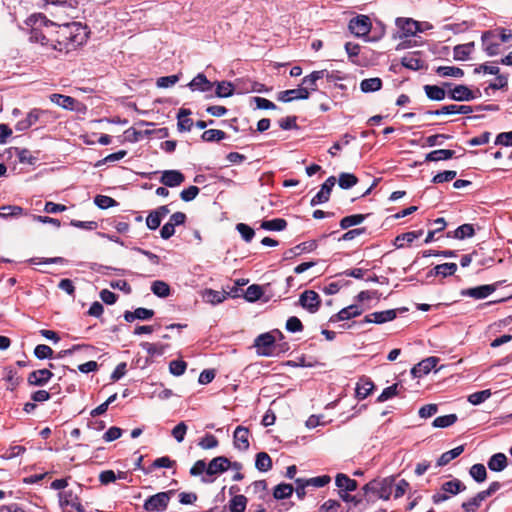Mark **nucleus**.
Masks as SVG:
<instances>
[{"instance_id":"nucleus-1","label":"nucleus","mask_w":512,"mask_h":512,"mask_svg":"<svg viewBox=\"0 0 512 512\" xmlns=\"http://www.w3.org/2000/svg\"><path fill=\"white\" fill-rule=\"evenodd\" d=\"M87 38L86 27L80 22L55 24L52 48L59 52L69 53L83 45Z\"/></svg>"},{"instance_id":"nucleus-2","label":"nucleus","mask_w":512,"mask_h":512,"mask_svg":"<svg viewBox=\"0 0 512 512\" xmlns=\"http://www.w3.org/2000/svg\"><path fill=\"white\" fill-rule=\"evenodd\" d=\"M26 24L31 27L29 36L31 42L52 47L55 23L42 14H33L27 18Z\"/></svg>"},{"instance_id":"nucleus-3","label":"nucleus","mask_w":512,"mask_h":512,"mask_svg":"<svg viewBox=\"0 0 512 512\" xmlns=\"http://www.w3.org/2000/svg\"><path fill=\"white\" fill-rule=\"evenodd\" d=\"M284 335L278 329L266 332L257 336L254 340V347L260 356L271 357L275 354L277 348V339L282 340Z\"/></svg>"},{"instance_id":"nucleus-4","label":"nucleus","mask_w":512,"mask_h":512,"mask_svg":"<svg viewBox=\"0 0 512 512\" xmlns=\"http://www.w3.org/2000/svg\"><path fill=\"white\" fill-rule=\"evenodd\" d=\"M465 490L466 486L462 481L453 479L441 485L440 491L433 494L432 501L434 504H439L447 501L451 495H457Z\"/></svg>"},{"instance_id":"nucleus-5","label":"nucleus","mask_w":512,"mask_h":512,"mask_svg":"<svg viewBox=\"0 0 512 512\" xmlns=\"http://www.w3.org/2000/svg\"><path fill=\"white\" fill-rule=\"evenodd\" d=\"M174 493H175V490H168L165 492H159L152 496H149L144 501V504H143L144 510L147 512H154V511L164 512L167 509L169 502H170L172 496L174 495Z\"/></svg>"},{"instance_id":"nucleus-6","label":"nucleus","mask_w":512,"mask_h":512,"mask_svg":"<svg viewBox=\"0 0 512 512\" xmlns=\"http://www.w3.org/2000/svg\"><path fill=\"white\" fill-rule=\"evenodd\" d=\"M230 468V460L225 456L213 458L207 465L206 475L201 478L203 483H212L214 481L211 476L223 473Z\"/></svg>"},{"instance_id":"nucleus-7","label":"nucleus","mask_w":512,"mask_h":512,"mask_svg":"<svg viewBox=\"0 0 512 512\" xmlns=\"http://www.w3.org/2000/svg\"><path fill=\"white\" fill-rule=\"evenodd\" d=\"M58 499L61 507L70 506L76 512H86V508L80 502L78 493L72 489L59 492Z\"/></svg>"},{"instance_id":"nucleus-8","label":"nucleus","mask_w":512,"mask_h":512,"mask_svg":"<svg viewBox=\"0 0 512 512\" xmlns=\"http://www.w3.org/2000/svg\"><path fill=\"white\" fill-rule=\"evenodd\" d=\"M349 30L357 37L367 36L371 30L370 18L366 15H358L349 22Z\"/></svg>"},{"instance_id":"nucleus-9","label":"nucleus","mask_w":512,"mask_h":512,"mask_svg":"<svg viewBox=\"0 0 512 512\" xmlns=\"http://www.w3.org/2000/svg\"><path fill=\"white\" fill-rule=\"evenodd\" d=\"M299 305L310 313H316L321 305L320 296L313 290H305L299 297Z\"/></svg>"},{"instance_id":"nucleus-10","label":"nucleus","mask_w":512,"mask_h":512,"mask_svg":"<svg viewBox=\"0 0 512 512\" xmlns=\"http://www.w3.org/2000/svg\"><path fill=\"white\" fill-rule=\"evenodd\" d=\"M483 50L488 56H495L500 52V42L495 31H486L481 37Z\"/></svg>"},{"instance_id":"nucleus-11","label":"nucleus","mask_w":512,"mask_h":512,"mask_svg":"<svg viewBox=\"0 0 512 512\" xmlns=\"http://www.w3.org/2000/svg\"><path fill=\"white\" fill-rule=\"evenodd\" d=\"M336 178L334 176H330L326 179V181L321 185L320 190L317 194L311 199L310 205L316 206L319 204L326 203L329 198L333 187L335 186Z\"/></svg>"},{"instance_id":"nucleus-12","label":"nucleus","mask_w":512,"mask_h":512,"mask_svg":"<svg viewBox=\"0 0 512 512\" xmlns=\"http://www.w3.org/2000/svg\"><path fill=\"white\" fill-rule=\"evenodd\" d=\"M396 26L400 30L399 38L411 37L416 35L417 32L422 31L419 22L411 18H397Z\"/></svg>"},{"instance_id":"nucleus-13","label":"nucleus","mask_w":512,"mask_h":512,"mask_svg":"<svg viewBox=\"0 0 512 512\" xmlns=\"http://www.w3.org/2000/svg\"><path fill=\"white\" fill-rule=\"evenodd\" d=\"M497 286L495 284L480 285L477 287L462 289L460 291L461 296L471 297L474 299H485L491 295Z\"/></svg>"},{"instance_id":"nucleus-14","label":"nucleus","mask_w":512,"mask_h":512,"mask_svg":"<svg viewBox=\"0 0 512 512\" xmlns=\"http://www.w3.org/2000/svg\"><path fill=\"white\" fill-rule=\"evenodd\" d=\"M310 96L308 87H298L281 91L277 94V100L281 102H291L293 100H306Z\"/></svg>"},{"instance_id":"nucleus-15","label":"nucleus","mask_w":512,"mask_h":512,"mask_svg":"<svg viewBox=\"0 0 512 512\" xmlns=\"http://www.w3.org/2000/svg\"><path fill=\"white\" fill-rule=\"evenodd\" d=\"M447 97L454 101H470L477 98V95L466 85H456L447 92Z\"/></svg>"},{"instance_id":"nucleus-16","label":"nucleus","mask_w":512,"mask_h":512,"mask_svg":"<svg viewBox=\"0 0 512 512\" xmlns=\"http://www.w3.org/2000/svg\"><path fill=\"white\" fill-rule=\"evenodd\" d=\"M249 429L245 426H237L233 434L234 447L240 451L249 449Z\"/></svg>"},{"instance_id":"nucleus-17","label":"nucleus","mask_w":512,"mask_h":512,"mask_svg":"<svg viewBox=\"0 0 512 512\" xmlns=\"http://www.w3.org/2000/svg\"><path fill=\"white\" fill-rule=\"evenodd\" d=\"M363 312V309L360 305L352 304L350 306H347L343 309H341L338 313L332 315L329 319L330 323H335L339 321H345L349 320L351 318L357 317L361 315Z\"/></svg>"},{"instance_id":"nucleus-18","label":"nucleus","mask_w":512,"mask_h":512,"mask_svg":"<svg viewBox=\"0 0 512 512\" xmlns=\"http://www.w3.org/2000/svg\"><path fill=\"white\" fill-rule=\"evenodd\" d=\"M397 311V309H389L385 311L373 312L369 315H366L362 322L383 324L394 320L397 316Z\"/></svg>"},{"instance_id":"nucleus-19","label":"nucleus","mask_w":512,"mask_h":512,"mask_svg":"<svg viewBox=\"0 0 512 512\" xmlns=\"http://www.w3.org/2000/svg\"><path fill=\"white\" fill-rule=\"evenodd\" d=\"M52 377L53 373L49 369H39L29 373L27 382L30 386L41 387L46 385Z\"/></svg>"},{"instance_id":"nucleus-20","label":"nucleus","mask_w":512,"mask_h":512,"mask_svg":"<svg viewBox=\"0 0 512 512\" xmlns=\"http://www.w3.org/2000/svg\"><path fill=\"white\" fill-rule=\"evenodd\" d=\"M185 181V176L178 170H165L160 182L166 187H177Z\"/></svg>"},{"instance_id":"nucleus-21","label":"nucleus","mask_w":512,"mask_h":512,"mask_svg":"<svg viewBox=\"0 0 512 512\" xmlns=\"http://www.w3.org/2000/svg\"><path fill=\"white\" fill-rule=\"evenodd\" d=\"M438 363V359L436 357H428L421 362H419L417 365H415L411 369V374L415 378H420L424 375H427Z\"/></svg>"},{"instance_id":"nucleus-22","label":"nucleus","mask_w":512,"mask_h":512,"mask_svg":"<svg viewBox=\"0 0 512 512\" xmlns=\"http://www.w3.org/2000/svg\"><path fill=\"white\" fill-rule=\"evenodd\" d=\"M191 91L209 92L214 83L209 81L205 74L198 73L187 85Z\"/></svg>"},{"instance_id":"nucleus-23","label":"nucleus","mask_w":512,"mask_h":512,"mask_svg":"<svg viewBox=\"0 0 512 512\" xmlns=\"http://www.w3.org/2000/svg\"><path fill=\"white\" fill-rule=\"evenodd\" d=\"M374 383L371 381V379L363 376L359 379V381L356 383L355 388V396L358 400H363L367 398L374 389Z\"/></svg>"},{"instance_id":"nucleus-24","label":"nucleus","mask_w":512,"mask_h":512,"mask_svg":"<svg viewBox=\"0 0 512 512\" xmlns=\"http://www.w3.org/2000/svg\"><path fill=\"white\" fill-rule=\"evenodd\" d=\"M317 248V241L310 240L296 245L293 248L285 251L284 256L285 259H292L295 256H298L304 252H311Z\"/></svg>"},{"instance_id":"nucleus-25","label":"nucleus","mask_w":512,"mask_h":512,"mask_svg":"<svg viewBox=\"0 0 512 512\" xmlns=\"http://www.w3.org/2000/svg\"><path fill=\"white\" fill-rule=\"evenodd\" d=\"M42 111L39 109L31 110L25 119L18 121L15 125V129L17 131L23 132L28 130L32 125H34L41 115Z\"/></svg>"},{"instance_id":"nucleus-26","label":"nucleus","mask_w":512,"mask_h":512,"mask_svg":"<svg viewBox=\"0 0 512 512\" xmlns=\"http://www.w3.org/2000/svg\"><path fill=\"white\" fill-rule=\"evenodd\" d=\"M154 316V311L152 309H147L143 307H139L134 311H126L124 313V319L127 322H133L134 320H149Z\"/></svg>"},{"instance_id":"nucleus-27","label":"nucleus","mask_w":512,"mask_h":512,"mask_svg":"<svg viewBox=\"0 0 512 512\" xmlns=\"http://www.w3.org/2000/svg\"><path fill=\"white\" fill-rule=\"evenodd\" d=\"M335 484L340 489L339 492H352L357 489V481L349 478L343 473H339L335 477Z\"/></svg>"},{"instance_id":"nucleus-28","label":"nucleus","mask_w":512,"mask_h":512,"mask_svg":"<svg viewBox=\"0 0 512 512\" xmlns=\"http://www.w3.org/2000/svg\"><path fill=\"white\" fill-rule=\"evenodd\" d=\"M393 484V477H387L378 481L377 496L383 500H388L392 494Z\"/></svg>"},{"instance_id":"nucleus-29","label":"nucleus","mask_w":512,"mask_h":512,"mask_svg":"<svg viewBox=\"0 0 512 512\" xmlns=\"http://www.w3.org/2000/svg\"><path fill=\"white\" fill-rule=\"evenodd\" d=\"M487 465L491 471L501 472L507 467V457L503 453H496L490 457Z\"/></svg>"},{"instance_id":"nucleus-30","label":"nucleus","mask_w":512,"mask_h":512,"mask_svg":"<svg viewBox=\"0 0 512 512\" xmlns=\"http://www.w3.org/2000/svg\"><path fill=\"white\" fill-rule=\"evenodd\" d=\"M51 102L55 103L56 105L67 109V110H74V106L76 104V99L70 96L62 95V94H51L50 95Z\"/></svg>"},{"instance_id":"nucleus-31","label":"nucleus","mask_w":512,"mask_h":512,"mask_svg":"<svg viewBox=\"0 0 512 512\" xmlns=\"http://www.w3.org/2000/svg\"><path fill=\"white\" fill-rule=\"evenodd\" d=\"M455 155V151L450 149H439L433 150L426 154L425 161L427 162H437L442 160H448L453 158Z\"/></svg>"},{"instance_id":"nucleus-32","label":"nucleus","mask_w":512,"mask_h":512,"mask_svg":"<svg viewBox=\"0 0 512 512\" xmlns=\"http://www.w3.org/2000/svg\"><path fill=\"white\" fill-rule=\"evenodd\" d=\"M474 49V42L456 45L453 49V57L457 61L467 60Z\"/></svg>"},{"instance_id":"nucleus-33","label":"nucleus","mask_w":512,"mask_h":512,"mask_svg":"<svg viewBox=\"0 0 512 512\" xmlns=\"http://www.w3.org/2000/svg\"><path fill=\"white\" fill-rule=\"evenodd\" d=\"M236 91L234 83L229 81L216 82L215 95L219 98H227L232 96Z\"/></svg>"},{"instance_id":"nucleus-34","label":"nucleus","mask_w":512,"mask_h":512,"mask_svg":"<svg viewBox=\"0 0 512 512\" xmlns=\"http://www.w3.org/2000/svg\"><path fill=\"white\" fill-rule=\"evenodd\" d=\"M424 91L426 96L433 101H441L447 96L445 89L437 85H425Z\"/></svg>"},{"instance_id":"nucleus-35","label":"nucleus","mask_w":512,"mask_h":512,"mask_svg":"<svg viewBox=\"0 0 512 512\" xmlns=\"http://www.w3.org/2000/svg\"><path fill=\"white\" fill-rule=\"evenodd\" d=\"M227 296V292L216 291L213 289H206L203 294V298L205 299V301L213 305L222 303L224 300H226Z\"/></svg>"},{"instance_id":"nucleus-36","label":"nucleus","mask_w":512,"mask_h":512,"mask_svg":"<svg viewBox=\"0 0 512 512\" xmlns=\"http://www.w3.org/2000/svg\"><path fill=\"white\" fill-rule=\"evenodd\" d=\"M464 451V446H457L449 451L444 452L437 460V466H445L453 459L457 458Z\"/></svg>"},{"instance_id":"nucleus-37","label":"nucleus","mask_w":512,"mask_h":512,"mask_svg":"<svg viewBox=\"0 0 512 512\" xmlns=\"http://www.w3.org/2000/svg\"><path fill=\"white\" fill-rule=\"evenodd\" d=\"M474 227L472 224H463L456 228L452 233L448 232L447 237H454L456 239H465L474 235Z\"/></svg>"},{"instance_id":"nucleus-38","label":"nucleus","mask_w":512,"mask_h":512,"mask_svg":"<svg viewBox=\"0 0 512 512\" xmlns=\"http://www.w3.org/2000/svg\"><path fill=\"white\" fill-rule=\"evenodd\" d=\"M382 88V80L378 77L364 79L360 83V89L363 93L376 92Z\"/></svg>"},{"instance_id":"nucleus-39","label":"nucleus","mask_w":512,"mask_h":512,"mask_svg":"<svg viewBox=\"0 0 512 512\" xmlns=\"http://www.w3.org/2000/svg\"><path fill=\"white\" fill-rule=\"evenodd\" d=\"M474 111V108L469 105H456L450 104L441 107V112H445V115H453V114H469Z\"/></svg>"},{"instance_id":"nucleus-40","label":"nucleus","mask_w":512,"mask_h":512,"mask_svg":"<svg viewBox=\"0 0 512 512\" xmlns=\"http://www.w3.org/2000/svg\"><path fill=\"white\" fill-rule=\"evenodd\" d=\"M255 467L260 472H267L272 468V460L268 453L259 452L256 454Z\"/></svg>"},{"instance_id":"nucleus-41","label":"nucleus","mask_w":512,"mask_h":512,"mask_svg":"<svg viewBox=\"0 0 512 512\" xmlns=\"http://www.w3.org/2000/svg\"><path fill=\"white\" fill-rule=\"evenodd\" d=\"M294 488L291 484L280 483L273 491V496L277 500H283L289 498L293 494Z\"/></svg>"},{"instance_id":"nucleus-42","label":"nucleus","mask_w":512,"mask_h":512,"mask_svg":"<svg viewBox=\"0 0 512 512\" xmlns=\"http://www.w3.org/2000/svg\"><path fill=\"white\" fill-rule=\"evenodd\" d=\"M287 227V222L282 218L265 220L261 223V228L268 231H282Z\"/></svg>"},{"instance_id":"nucleus-43","label":"nucleus","mask_w":512,"mask_h":512,"mask_svg":"<svg viewBox=\"0 0 512 512\" xmlns=\"http://www.w3.org/2000/svg\"><path fill=\"white\" fill-rule=\"evenodd\" d=\"M436 73L441 77L461 78L464 75V71L461 68L454 66H439L436 69Z\"/></svg>"},{"instance_id":"nucleus-44","label":"nucleus","mask_w":512,"mask_h":512,"mask_svg":"<svg viewBox=\"0 0 512 512\" xmlns=\"http://www.w3.org/2000/svg\"><path fill=\"white\" fill-rule=\"evenodd\" d=\"M368 215L364 214H353L346 216L340 220V227L342 229H348L352 226L361 224Z\"/></svg>"},{"instance_id":"nucleus-45","label":"nucleus","mask_w":512,"mask_h":512,"mask_svg":"<svg viewBox=\"0 0 512 512\" xmlns=\"http://www.w3.org/2000/svg\"><path fill=\"white\" fill-rule=\"evenodd\" d=\"M151 291L160 298H166L171 293L170 286L162 280L154 281L151 285Z\"/></svg>"},{"instance_id":"nucleus-46","label":"nucleus","mask_w":512,"mask_h":512,"mask_svg":"<svg viewBox=\"0 0 512 512\" xmlns=\"http://www.w3.org/2000/svg\"><path fill=\"white\" fill-rule=\"evenodd\" d=\"M401 64L410 70L417 71L423 67V62L415 55L408 54L402 57Z\"/></svg>"},{"instance_id":"nucleus-47","label":"nucleus","mask_w":512,"mask_h":512,"mask_svg":"<svg viewBox=\"0 0 512 512\" xmlns=\"http://www.w3.org/2000/svg\"><path fill=\"white\" fill-rule=\"evenodd\" d=\"M227 137L226 133L218 129H209L203 132L201 139L205 142H218Z\"/></svg>"},{"instance_id":"nucleus-48","label":"nucleus","mask_w":512,"mask_h":512,"mask_svg":"<svg viewBox=\"0 0 512 512\" xmlns=\"http://www.w3.org/2000/svg\"><path fill=\"white\" fill-rule=\"evenodd\" d=\"M247 505V498L244 495H235L229 501L230 512H244Z\"/></svg>"},{"instance_id":"nucleus-49","label":"nucleus","mask_w":512,"mask_h":512,"mask_svg":"<svg viewBox=\"0 0 512 512\" xmlns=\"http://www.w3.org/2000/svg\"><path fill=\"white\" fill-rule=\"evenodd\" d=\"M469 474L478 483L484 482L487 478L486 467L480 463L472 465Z\"/></svg>"},{"instance_id":"nucleus-50","label":"nucleus","mask_w":512,"mask_h":512,"mask_svg":"<svg viewBox=\"0 0 512 512\" xmlns=\"http://www.w3.org/2000/svg\"><path fill=\"white\" fill-rule=\"evenodd\" d=\"M457 420H458V417L456 414H448V415L436 417L433 420L432 425L435 428H446V427H449V426L453 425L454 423H456Z\"/></svg>"},{"instance_id":"nucleus-51","label":"nucleus","mask_w":512,"mask_h":512,"mask_svg":"<svg viewBox=\"0 0 512 512\" xmlns=\"http://www.w3.org/2000/svg\"><path fill=\"white\" fill-rule=\"evenodd\" d=\"M24 214V209L16 205H4L0 207V217H18Z\"/></svg>"},{"instance_id":"nucleus-52","label":"nucleus","mask_w":512,"mask_h":512,"mask_svg":"<svg viewBox=\"0 0 512 512\" xmlns=\"http://www.w3.org/2000/svg\"><path fill=\"white\" fill-rule=\"evenodd\" d=\"M325 73L326 70L313 71L302 79V84L307 85L311 90L315 91L317 80L323 78Z\"/></svg>"},{"instance_id":"nucleus-53","label":"nucleus","mask_w":512,"mask_h":512,"mask_svg":"<svg viewBox=\"0 0 512 512\" xmlns=\"http://www.w3.org/2000/svg\"><path fill=\"white\" fill-rule=\"evenodd\" d=\"M358 182V178L351 173L342 172L338 178V184L342 189H350Z\"/></svg>"},{"instance_id":"nucleus-54","label":"nucleus","mask_w":512,"mask_h":512,"mask_svg":"<svg viewBox=\"0 0 512 512\" xmlns=\"http://www.w3.org/2000/svg\"><path fill=\"white\" fill-rule=\"evenodd\" d=\"M456 271H457V264L452 263V262L439 264L434 267V272L436 274H439V276H442V277L454 275Z\"/></svg>"},{"instance_id":"nucleus-55","label":"nucleus","mask_w":512,"mask_h":512,"mask_svg":"<svg viewBox=\"0 0 512 512\" xmlns=\"http://www.w3.org/2000/svg\"><path fill=\"white\" fill-rule=\"evenodd\" d=\"M263 295V290L261 286L253 284L250 285L245 292V299L249 302H255L259 300Z\"/></svg>"},{"instance_id":"nucleus-56","label":"nucleus","mask_w":512,"mask_h":512,"mask_svg":"<svg viewBox=\"0 0 512 512\" xmlns=\"http://www.w3.org/2000/svg\"><path fill=\"white\" fill-rule=\"evenodd\" d=\"M491 396V391L489 389L474 392L468 396V401L472 405H479L486 401Z\"/></svg>"},{"instance_id":"nucleus-57","label":"nucleus","mask_w":512,"mask_h":512,"mask_svg":"<svg viewBox=\"0 0 512 512\" xmlns=\"http://www.w3.org/2000/svg\"><path fill=\"white\" fill-rule=\"evenodd\" d=\"M236 230L240 233L242 239L247 243L251 242L254 238L255 231L247 224L238 223L236 225Z\"/></svg>"},{"instance_id":"nucleus-58","label":"nucleus","mask_w":512,"mask_h":512,"mask_svg":"<svg viewBox=\"0 0 512 512\" xmlns=\"http://www.w3.org/2000/svg\"><path fill=\"white\" fill-rule=\"evenodd\" d=\"M94 203L100 209H107L117 205L116 200L106 195H97L94 198Z\"/></svg>"},{"instance_id":"nucleus-59","label":"nucleus","mask_w":512,"mask_h":512,"mask_svg":"<svg viewBox=\"0 0 512 512\" xmlns=\"http://www.w3.org/2000/svg\"><path fill=\"white\" fill-rule=\"evenodd\" d=\"M456 175L457 172L454 170H446L443 172H439L432 178V182L435 184L449 182L455 179Z\"/></svg>"},{"instance_id":"nucleus-60","label":"nucleus","mask_w":512,"mask_h":512,"mask_svg":"<svg viewBox=\"0 0 512 512\" xmlns=\"http://www.w3.org/2000/svg\"><path fill=\"white\" fill-rule=\"evenodd\" d=\"M285 328L291 333L301 332L304 329L301 320L296 316H291L287 319Z\"/></svg>"},{"instance_id":"nucleus-61","label":"nucleus","mask_w":512,"mask_h":512,"mask_svg":"<svg viewBox=\"0 0 512 512\" xmlns=\"http://www.w3.org/2000/svg\"><path fill=\"white\" fill-rule=\"evenodd\" d=\"M399 394L398 391V384H393L389 387H386L382 393L378 396L377 402L382 403L389 399H391L394 396H397Z\"/></svg>"},{"instance_id":"nucleus-62","label":"nucleus","mask_w":512,"mask_h":512,"mask_svg":"<svg viewBox=\"0 0 512 512\" xmlns=\"http://www.w3.org/2000/svg\"><path fill=\"white\" fill-rule=\"evenodd\" d=\"M187 364L183 360H173L169 364L170 373L174 376H181L185 373Z\"/></svg>"},{"instance_id":"nucleus-63","label":"nucleus","mask_w":512,"mask_h":512,"mask_svg":"<svg viewBox=\"0 0 512 512\" xmlns=\"http://www.w3.org/2000/svg\"><path fill=\"white\" fill-rule=\"evenodd\" d=\"M180 79L178 74L163 76L157 79L156 85L159 88H169L175 85Z\"/></svg>"},{"instance_id":"nucleus-64","label":"nucleus","mask_w":512,"mask_h":512,"mask_svg":"<svg viewBox=\"0 0 512 512\" xmlns=\"http://www.w3.org/2000/svg\"><path fill=\"white\" fill-rule=\"evenodd\" d=\"M34 355L40 360L49 359L53 355V350L48 345L39 344L34 349Z\"/></svg>"}]
</instances>
